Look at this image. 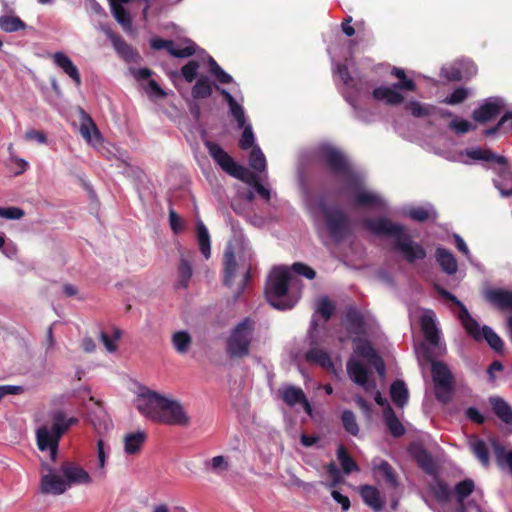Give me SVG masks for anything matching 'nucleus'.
Returning <instances> with one entry per match:
<instances>
[{"instance_id":"obj_1","label":"nucleus","mask_w":512,"mask_h":512,"mask_svg":"<svg viewBox=\"0 0 512 512\" xmlns=\"http://www.w3.org/2000/svg\"><path fill=\"white\" fill-rule=\"evenodd\" d=\"M362 225L377 236L393 238V250L400 253L408 263H414L426 257L425 249L412 240L403 225L393 223L387 218H367L363 220Z\"/></svg>"},{"instance_id":"obj_2","label":"nucleus","mask_w":512,"mask_h":512,"mask_svg":"<svg viewBox=\"0 0 512 512\" xmlns=\"http://www.w3.org/2000/svg\"><path fill=\"white\" fill-rule=\"evenodd\" d=\"M138 411L156 423L187 427L190 416L183 405L176 400H170L157 392L149 391L137 404Z\"/></svg>"},{"instance_id":"obj_3","label":"nucleus","mask_w":512,"mask_h":512,"mask_svg":"<svg viewBox=\"0 0 512 512\" xmlns=\"http://www.w3.org/2000/svg\"><path fill=\"white\" fill-rule=\"evenodd\" d=\"M209 155L230 176L252 185L256 192L266 201L270 200V191L262 185L258 177L246 167L236 163L234 159L217 143L206 141Z\"/></svg>"},{"instance_id":"obj_4","label":"nucleus","mask_w":512,"mask_h":512,"mask_svg":"<svg viewBox=\"0 0 512 512\" xmlns=\"http://www.w3.org/2000/svg\"><path fill=\"white\" fill-rule=\"evenodd\" d=\"M52 427H40L36 432L37 445L39 450H48L50 458L55 461L58 454L59 441L62 435L74 424L78 423L75 417L66 418L63 411L59 410L52 415Z\"/></svg>"},{"instance_id":"obj_5","label":"nucleus","mask_w":512,"mask_h":512,"mask_svg":"<svg viewBox=\"0 0 512 512\" xmlns=\"http://www.w3.org/2000/svg\"><path fill=\"white\" fill-rule=\"evenodd\" d=\"M255 324L252 318L245 317L231 330L225 344V352L230 359H243L250 355Z\"/></svg>"},{"instance_id":"obj_6","label":"nucleus","mask_w":512,"mask_h":512,"mask_svg":"<svg viewBox=\"0 0 512 512\" xmlns=\"http://www.w3.org/2000/svg\"><path fill=\"white\" fill-rule=\"evenodd\" d=\"M291 275L285 268H275L266 283L265 294L269 303L276 309H291L294 304L283 299L288 293Z\"/></svg>"},{"instance_id":"obj_7","label":"nucleus","mask_w":512,"mask_h":512,"mask_svg":"<svg viewBox=\"0 0 512 512\" xmlns=\"http://www.w3.org/2000/svg\"><path fill=\"white\" fill-rule=\"evenodd\" d=\"M319 162L332 174L345 178L348 182L358 183V176L354 173L345 155L338 149L326 145L318 151Z\"/></svg>"},{"instance_id":"obj_8","label":"nucleus","mask_w":512,"mask_h":512,"mask_svg":"<svg viewBox=\"0 0 512 512\" xmlns=\"http://www.w3.org/2000/svg\"><path fill=\"white\" fill-rule=\"evenodd\" d=\"M326 228L330 237L337 243L352 234V224L346 213L340 208H329L324 200L319 203Z\"/></svg>"},{"instance_id":"obj_9","label":"nucleus","mask_w":512,"mask_h":512,"mask_svg":"<svg viewBox=\"0 0 512 512\" xmlns=\"http://www.w3.org/2000/svg\"><path fill=\"white\" fill-rule=\"evenodd\" d=\"M466 155L473 160H481L486 162H493L500 166L499 176L506 183L503 185L499 181L495 180V186L499 189L503 196L512 195V173L508 167V161L504 156L497 155L489 149L483 148H471L466 150Z\"/></svg>"},{"instance_id":"obj_10","label":"nucleus","mask_w":512,"mask_h":512,"mask_svg":"<svg viewBox=\"0 0 512 512\" xmlns=\"http://www.w3.org/2000/svg\"><path fill=\"white\" fill-rule=\"evenodd\" d=\"M431 363L432 380L435 385V397L438 401L447 404L451 400L454 385V376L446 363L434 360L428 356Z\"/></svg>"},{"instance_id":"obj_11","label":"nucleus","mask_w":512,"mask_h":512,"mask_svg":"<svg viewBox=\"0 0 512 512\" xmlns=\"http://www.w3.org/2000/svg\"><path fill=\"white\" fill-rule=\"evenodd\" d=\"M436 291L442 298L458 306V318L467 334L476 341L482 340V328H480L479 323L470 315L465 305L455 295L441 286H436Z\"/></svg>"},{"instance_id":"obj_12","label":"nucleus","mask_w":512,"mask_h":512,"mask_svg":"<svg viewBox=\"0 0 512 512\" xmlns=\"http://www.w3.org/2000/svg\"><path fill=\"white\" fill-rule=\"evenodd\" d=\"M355 189V193L352 197V205L358 208H371V207H382L384 202L382 198L362 187L361 180L358 178V183L349 182Z\"/></svg>"},{"instance_id":"obj_13","label":"nucleus","mask_w":512,"mask_h":512,"mask_svg":"<svg viewBox=\"0 0 512 512\" xmlns=\"http://www.w3.org/2000/svg\"><path fill=\"white\" fill-rule=\"evenodd\" d=\"M60 471L64 476V481L67 482V487L72 485L89 484L91 477L80 465L65 461L60 466Z\"/></svg>"},{"instance_id":"obj_14","label":"nucleus","mask_w":512,"mask_h":512,"mask_svg":"<svg viewBox=\"0 0 512 512\" xmlns=\"http://www.w3.org/2000/svg\"><path fill=\"white\" fill-rule=\"evenodd\" d=\"M353 342L355 343V353L367 359L374 365L377 372L382 375L385 371V364L383 359L377 354L372 344L368 340L361 338H356Z\"/></svg>"},{"instance_id":"obj_15","label":"nucleus","mask_w":512,"mask_h":512,"mask_svg":"<svg viewBox=\"0 0 512 512\" xmlns=\"http://www.w3.org/2000/svg\"><path fill=\"white\" fill-rule=\"evenodd\" d=\"M44 468L48 471V474L43 475L41 478V492L53 495L63 494L68 489L67 482L54 473L48 465H44Z\"/></svg>"},{"instance_id":"obj_16","label":"nucleus","mask_w":512,"mask_h":512,"mask_svg":"<svg viewBox=\"0 0 512 512\" xmlns=\"http://www.w3.org/2000/svg\"><path fill=\"white\" fill-rule=\"evenodd\" d=\"M484 298L495 308L507 311L512 309V291L502 288H492L485 292Z\"/></svg>"},{"instance_id":"obj_17","label":"nucleus","mask_w":512,"mask_h":512,"mask_svg":"<svg viewBox=\"0 0 512 512\" xmlns=\"http://www.w3.org/2000/svg\"><path fill=\"white\" fill-rule=\"evenodd\" d=\"M502 109L503 105L499 100H489L472 112V118L474 121L483 124L496 118Z\"/></svg>"},{"instance_id":"obj_18","label":"nucleus","mask_w":512,"mask_h":512,"mask_svg":"<svg viewBox=\"0 0 512 512\" xmlns=\"http://www.w3.org/2000/svg\"><path fill=\"white\" fill-rule=\"evenodd\" d=\"M372 97L377 102L388 106H398L404 102V96L394 86H379L372 91Z\"/></svg>"},{"instance_id":"obj_19","label":"nucleus","mask_w":512,"mask_h":512,"mask_svg":"<svg viewBox=\"0 0 512 512\" xmlns=\"http://www.w3.org/2000/svg\"><path fill=\"white\" fill-rule=\"evenodd\" d=\"M408 452L422 470L429 474L434 472L435 464L433 458L423 445L412 443L408 448Z\"/></svg>"},{"instance_id":"obj_20","label":"nucleus","mask_w":512,"mask_h":512,"mask_svg":"<svg viewBox=\"0 0 512 512\" xmlns=\"http://www.w3.org/2000/svg\"><path fill=\"white\" fill-rule=\"evenodd\" d=\"M359 494L363 502L373 510L381 512L385 506V499L381 497L379 489L372 485H362Z\"/></svg>"},{"instance_id":"obj_21","label":"nucleus","mask_w":512,"mask_h":512,"mask_svg":"<svg viewBox=\"0 0 512 512\" xmlns=\"http://www.w3.org/2000/svg\"><path fill=\"white\" fill-rule=\"evenodd\" d=\"M150 45L154 50L166 49L170 55L176 58H187L194 55L195 53V48L193 45L177 49L175 47L174 41L161 38L152 39Z\"/></svg>"},{"instance_id":"obj_22","label":"nucleus","mask_w":512,"mask_h":512,"mask_svg":"<svg viewBox=\"0 0 512 512\" xmlns=\"http://www.w3.org/2000/svg\"><path fill=\"white\" fill-rule=\"evenodd\" d=\"M237 267L234 249L232 246H228L223 255V284L225 286L229 288L233 286Z\"/></svg>"},{"instance_id":"obj_23","label":"nucleus","mask_w":512,"mask_h":512,"mask_svg":"<svg viewBox=\"0 0 512 512\" xmlns=\"http://www.w3.org/2000/svg\"><path fill=\"white\" fill-rule=\"evenodd\" d=\"M435 314L432 310H427L420 318V327L425 339L432 345H437L440 340L439 331L435 323Z\"/></svg>"},{"instance_id":"obj_24","label":"nucleus","mask_w":512,"mask_h":512,"mask_svg":"<svg viewBox=\"0 0 512 512\" xmlns=\"http://www.w3.org/2000/svg\"><path fill=\"white\" fill-rule=\"evenodd\" d=\"M52 60L57 67L62 69L74 81L76 86L81 85V76L78 68L64 52H55L52 55Z\"/></svg>"},{"instance_id":"obj_25","label":"nucleus","mask_w":512,"mask_h":512,"mask_svg":"<svg viewBox=\"0 0 512 512\" xmlns=\"http://www.w3.org/2000/svg\"><path fill=\"white\" fill-rule=\"evenodd\" d=\"M373 472L375 476H381L391 488L398 486L395 469L386 460H373Z\"/></svg>"},{"instance_id":"obj_26","label":"nucleus","mask_w":512,"mask_h":512,"mask_svg":"<svg viewBox=\"0 0 512 512\" xmlns=\"http://www.w3.org/2000/svg\"><path fill=\"white\" fill-rule=\"evenodd\" d=\"M347 372L350 378L358 385L368 390V370L359 361L349 360L347 362Z\"/></svg>"},{"instance_id":"obj_27","label":"nucleus","mask_w":512,"mask_h":512,"mask_svg":"<svg viewBox=\"0 0 512 512\" xmlns=\"http://www.w3.org/2000/svg\"><path fill=\"white\" fill-rule=\"evenodd\" d=\"M435 257L436 261L446 274L453 275L457 272V261L450 251H448L445 248L439 247L435 251Z\"/></svg>"},{"instance_id":"obj_28","label":"nucleus","mask_w":512,"mask_h":512,"mask_svg":"<svg viewBox=\"0 0 512 512\" xmlns=\"http://www.w3.org/2000/svg\"><path fill=\"white\" fill-rule=\"evenodd\" d=\"M147 439V434L144 431H137L128 433L124 437V450L128 455H134L141 451Z\"/></svg>"},{"instance_id":"obj_29","label":"nucleus","mask_w":512,"mask_h":512,"mask_svg":"<svg viewBox=\"0 0 512 512\" xmlns=\"http://www.w3.org/2000/svg\"><path fill=\"white\" fill-rule=\"evenodd\" d=\"M383 416L385 424L393 437L399 438L405 434L403 424L400 422L390 405H387V407L384 408Z\"/></svg>"},{"instance_id":"obj_30","label":"nucleus","mask_w":512,"mask_h":512,"mask_svg":"<svg viewBox=\"0 0 512 512\" xmlns=\"http://www.w3.org/2000/svg\"><path fill=\"white\" fill-rule=\"evenodd\" d=\"M279 393L283 402L290 407L299 404L306 396L302 388L294 385H287L280 388Z\"/></svg>"},{"instance_id":"obj_31","label":"nucleus","mask_w":512,"mask_h":512,"mask_svg":"<svg viewBox=\"0 0 512 512\" xmlns=\"http://www.w3.org/2000/svg\"><path fill=\"white\" fill-rule=\"evenodd\" d=\"M490 404L496 416L507 425H512V408L510 405L499 397L490 398Z\"/></svg>"},{"instance_id":"obj_32","label":"nucleus","mask_w":512,"mask_h":512,"mask_svg":"<svg viewBox=\"0 0 512 512\" xmlns=\"http://www.w3.org/2000/svg\"><path fill=\"white\" fill-rule=\"evenodd\" d=\"M305 359L308 363L317 364L324 369H332L334 366L328 352L318 348L308 350Z\"/></svg>"},{"instance_id":"obj_33","label":"nucleus","mask_w":512,"mask_h":512,"mask_svg":"<svg viewBox=\"0 0 512 512\" xmlns=\"http://www.w3.org/2000/svg\"><path fill=\"white\" fill-rule=\"evenodd\" d=\"M470 449L480 463L488 467L490 464L489 450L484 440L473 436L469 442Z\"/></svg>"},{"instance_id":"obj_34","label":"nucleus","mask_w":512,"mask_h":512,"mask_svg":"<svg viewBox=\"0 0 512 512\" xmlns=\"http://www.w3.org/2000/svg\"><path fill=\"white\" fill-rule=\"evenodd\" d=\"M80 134L81 136L89 143L97 142L101 139V134L92 120V118L85 114L83 121L80 126Z\"/></svg>"},{"instance_id":"obj_35","label":"nucleus","mask_w":512,"mask_h":512,"mask_svg":"<svg viewBox=\"0 0 512 512\" xmlns=\"http://www.w3.org/2000/svg\"><path fill=\"white\" fill-rule=\"evenodd\" d=\"M390 397L397 407H403L407 403L409 393L404 381L396 380L391 384Z\"/></svg>"},{"instance_id":"obj_36","label":"nucleus","mask_w":512,"mask_h":512,"mask_svg":"<svg viewBox=\"0 0 512 512\" xmlns=\"http://www.w3.org/2000/svg\"><path fill=\"white\" fill-rule=\"evenodd\" d=\"M213 84L207 76L198 78L192 87L191 94L195 100L206 99L212 95Z\"/></svg>"},{"instance_id":"obj_37","label":"nucleus","mask_w":512,"mask_h":512,"mask_svg":"<svg viewBox=\"0 0 512 512\" xmlns=\"http://www.w3.org/2000/svg\"><path fill=\"white\" fill-rule=\"evenodd\" d=\"M196 229L199 250L206 259H209L211 256V243L209 232L202 221H199L197 223Z\"/></svg>"},{"instance_id":"obj_38","label":"nucleus","mask_w":512,"mask_h":512,"mask_svg":"<svg viewBox=\"0 0 512 512\" xmlns=\"http://www.w3.org/2000/svg\"><path fill=\"white\" fill-rule=\"evenodd\" d=\"M391 75L395 76L399 80L398 82L393 83L394 88H396L399 92L400 90H406L410 92H414L416 90L415 81L406 76L404 69L393 67L391 70Z\"/></svg>"},{"instance_id":"obj_39","label":"nucleus","mask_w":512,"mask_h":512,"mask_svg":"<svg viewBox=\"0 0 512 512\" xmlns=\"http://www.w3.org/2000/svg\"><path fill=\"white\" fill-rule=\"evenodd\" d=\"M106 35L113 44L115 50L123 57L129 58L133 54V48L129 45L120 35L113 32L111 29L106 31Z\"/></svg>"},{"instance_id":"obj_40","label":"nucleus","mask_w":512,"mask_h":512,"mask_svg":"<svg viewBox=\"0 0 512 512\" xmlns=\"http://www.w3.org/2000/svg\"><path fill=\"white\" fill-rule=\"evenodd\" d=\"M111 11L117 22L123 27L126 32L132 30V20L129 13L120 3H111Z\"/></svg>"},{"instance_id":"obj_41","label":"nucleus","mask_w":512,"mask_h":512,"mask_svg":"<svg viewBox=\"0 0 512 512\" xmlns=\"http://www.w3.org/2000/svg\"><path fill=\"white\" fill-rule=\"evenodd\" d=\"M337 459L345 474L358 471L359 467L354 459L350 456L347 449L343 445H339L337 449Z\"/></svg>"},{"instance_id":"obj_42","label":"nucleus","mask_w":512,"mask_h":512,"mask_svg":"<svg viewBox=\"0 0 512 512\" xmlns=\"http://www.w3.org/2000/svg\"><path fill=\"white\" fill-rule=\"evenodd\" d=\"M26 28V23L17 16L3 15L0 17V29L12 33Z\"/></svg>"},{"instance_id":"obj_43","label":"nucleus","mask_w":512,"mask_h":512,"mask_svg":"<svg viewBox=\"0 0 512 512\" xmlns=\"http://www.w3.org/2000/svg\"><path fill=\"white\" fill-rule=\"evenodd\" d=\"M192 338L187 331H178L172 335V344L179 354H185L189 350Z\"/></svg>"},{"instance_id":"obj_44","label":"nucleus","mask_w":512,"mask_h":512,"mask_svg":"<svg viewBox=\"0 0 512 512\" xmlns=\"http://www.w3.org/2000/svg\"><path fill=\"white\" fill-rule=\"evenodd\" d=\"M405 109L409 111L414 117H425L432 114L435 107L432 105H425L418 101H410L405 105Z\"/></svg>"},{"instance_id":"obj_45","label":"nucleus","mask_w":512,"mask_h":512,"mask_svg":"<svg viewBox=\"0 0 512 512\" xmlns=\"http://www.w3.org/2000/svg\"><path fill=\"white\" fill-rule=\"evenodd\" d=\"M341 420L346 432L353 436H357L359 434V425L355 414L351 410H344L341 415Z\"/></svg>"},{"instance_id":"obj_46","label":"nucleus","mask_w":512,"mask_h":512,"mask_svg":"<svg viewBox=\"0 0 512 512\" xmlns=\"http://www.w3.org/2000/svg\"><path fill=\"white\" fill-rule=\"evenodd\" d=\"M485 339L488 345L495 351L501 352L504 347L502 339L488 326L482 327V339Z\"/></svg>"},{"instance_id":"obj_47","label":"nucleus","mask_w":512,"mask_h":512,"mask_svg":"<svg viewBox=\"0 0 512 512\" xmlns=\"http://www.w3.org/2000/svg\"><path fill=\"white\" fill-rule=\"evenodd\" d=\"M249 165L258 172H263L266 169V158L260 147H253L249 155Z\"/></svg>"},{"instance_id":"obj_48","label":"nucleus","mask_w":512,"mask_h":512,"mask_svg":"<svg viewBox=\"0 0 512 512\" xmlns=\"http://www.w3.org/2000/svg\"><path fill=\"white\" fill-rule=\"evenodd\" d=\"M475 485L472 479H465L463 481H460L455 486V494L458 498V500L462 501L465 498H467L469 495L472 494L474 491Z\"/></svg>"},{"instance_id":"obj_49","label":"nucleus","mask_w":512,"mask_h":512,"mask_svg":"<svg viewBox=\"0 0 512 512\" xmlns=\"http://www.w3.org/2000/svg\"><path fill=\"white\" fill-rule=\"evenodd\" d=\"M178 274L179 285L183 288H187L192 277V267L187 260L181 259L178 267Z\"/></svg>"},{"instance_id":"obj_50","label":"nucleus","mask_w":512,"mask_h":512,"mask_svg":"<svg viewBox=\"0 0 512 512\" xmlns=\"http://www.w3.org/2000/svg\"><path fill=\"white\" fill-rule=\"evenodd\" d=\"M432 492L438 501L446 502L450 500L451 490L449 486L441 480L436 481L432 486Z\"/></svg>"},{"instance_id":"obj_51","label":"nucleus","mask_w":512,"mask_h":512,"mask_svg":"<svg viewBox=\"0 0 512 512\" xmlns=\"http://www.w3.org/2000/svg\"><path fill=\"white\" fill-rule=\"evenodd\" d=\"M408 216L417 222H425L432 216H436L435 212L425 207H413L408 211Z\"/></svg>"},{"instance_id":"obj_52","label":"nucleus","mask_w":512,"mask_h":512,"mask_svg":"<svg viewBox=\"0 0 512 512\" xmlns=\"http://www.w3.org/2000/svg\"><path fill=\"white\" fill-rule=\"evenodd\" d=\"M346 320L350 326V328L355 333H360L363 330L364 327V320L362 315L355 311L351 310L346 314Z\"/></svg>"},{"instance_id":"obj_53","label":"nucleus","mask_w":512,"mask_h":512,"mask_svg":"<svg viewBox=\"0 0 512 512\" xmlns=\"http://www.w3.org/2000/svg\"><path fill=\"white\" fill-rule=\"evenodd\" d=\"M199 63L191 60L181 68V74L188 83H192L198 75Z\"/></svg>"},{"instance_id":"obj_54","label":"nucleus","mask_w":512,"mask_h":512,"mask_svg":"<svg viewBox=\"0 0 512 512\" xmlns=\"http://www.w3.org/2000/svg\"><path fill=\"white\" fill-rule=\"evenodd\" d=\"M335 311V305L327 297L319 300L317 304V312L327 321Z\"/></svg>"},{"instance_id":"obj_55","label":"nucleus","mask_w":512,"mask_h":512,"mask_svg":"<svg viewBox=\"0 0 512 512\" xmlns=\"http://www.w3.org/2000/svg\"><path fill=\"white\" fill-rule=\"evenodd\" d=\"M254 142H255V137H254L252 127H251V125H247L244 127L243 133L239 140V147L242 150H248L250 148L253 149V147H255Z\"/></svg>"},{"instance_id":"obj_56","label":"nucleus","mask_w":512,"mask_h":512,"mask_svg":"<svg viewBox=\"0 0 512 512\" xmlns=\"http://www.w3.org/2000/svg\"><path fill=\"white\" fill-rule=\"evenodd\" d=\"M468 97L467 89L463 87L456 88L449 96L444 99V103L456 105L462 103Z\"/></svg>"},{"instance_id":"obj_57","label":"nucleus","mask_w":512,"mask_h":512,"mask_svg":"<svg viewBox=\"0 0 512 512\" xmlns=\"http://www.w3.org/2000/svg\"><path fill=\"white\" fill-rule=\"evenodd\" d=\"M232 116L238 123L239 128H243L246 122L245 113L243 107L236 101H232L228 104Z\"/></svg>"},{"instance_id":"obj_58","label":"nucleus","mask_w":512,"mask_h":512,"mask_svg":"<svg viewBox=\"0 0 512 512\" xmlns=\"http://www.w3.org/2000/svg\"><path fill=\"white\" fill-rule=\"evenodd\" d=\"M291 269L298 275H301L307 279H314L316 277V271L302 262H295L292 264Z\"/></svg>"},{"instance_id":"obj_59","label":"nucleus","mask_w":512,"mask_h":512,"mask_svg":"<svg viewBox=\"0 0 512 512\" xmlns=\"http://www.w3.org/2000/svg\"><path fill=\"white\" fill-rule=\"evenodd\" d=\"M25 216V211L19 207H0V217L9 220H19Z\"/></svg>"},{"instance_id":"obj_60","label":"nucleus","mask_w":512,"mask_h":512,"mask_svg":"<svg viewBox=\"0 0 512 512\" xmlns=\"http://www.w3.org/2000/svg\"><path fill=\"white\" fill-rule=\"evenodd\" d=\"M209 466H210V469L211 471H213L214 473H221L223 471H227L228 468H229V463L228 461L226 460V458L222 455H219V456H215L213 457L210 462H209Z\"/></svg>"},{"instance_id":"obj_61","label":"nucleus","mask_w":512,"mask_h":512,"mask_svg":"<svg viewBox=\"0 0 512 512\" xmlns=\"http://www.w3.org/2000/svg\"><path fill=\"white\" fill-rule=\"evenodd\" d=\"M449 127L457 134H464L475 129V126H473L468 120L465 119L453 120L449 124Z\"/></svg>"},{"instance_id":"obj_62","label":"nucleus","mask_w":512,"mask_h":512,"mask_svg":"<svg viewBox=\"0 0 512 512\" xmlns=\"http://www.w3.org/2000/svg\"><path fill=\"white\" fill-rule=\"evenodd\" d=\"M337 73H338L339 77L341 78V80L343 81V83L347 87H350V88L355 87L354 79L351 76L346 64H338L337 65Z\"/></svg>"},{"instance_id":"obj_63","label":"nucleus","mask_w":512,"mask_h":512,"mask_svg":"<svg viewBox=\"0 0 512 512\" xmlns=\"http://www.w3.org/2000/svg\"><path fill=\"white\" fill-rule=\"evenodd\" d=\"M249 261H251V257L249 258ZM251 270H252V265H251V262H249L246 266V270L243 275L242 281L239 283V285L237 286V289L235 291L236 298H238L240 295L243 294V292L246 289L247 284L251 280V277H252Z\"/></svg>"},{"instance_id":"obj_64","label":"nucleus","mask_w":512,"mask_h":512,"mask_svg":"<svg viewBox=\"0 0 512 512\" xmlns=\"http://www.w3.org/2000/svg\"><path fill=\"white\" fill-rule=\"evenodd\" d=\"M465 415L473 423L483 424L485 422V417L475 407L467 408L466 411H465Z\"/></svg>"}]
</instances>
